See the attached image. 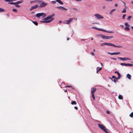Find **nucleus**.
<instances>
[{"label":"nucleus","instance_id":"nucleus-50","mask_svg":"<svg viewBox=\"0 0 133 133\" xmlns=\"http://www.w3.org/2000/svg\"><path fill=\"white\" fill-rule=\"evenodd\" d=\"M86 40V39H81V41H84L85 40Z\"/></svg>","mask_w":133,"mask_h":133},{"label":"nucleus","instance_id":"nucleus-7","mask_svg":"<svg viewBox=\"0 0 133 133\" xmlns=\"http://www.w3.org/2000/svg\"><path fill=\"white\" fill-rule=\"evenodd\" d=\"M94 16L97 19H103V17L98 14H97L94 15Z\"/></svg>","mask_w":133,"mask_h":133},{"label":"nucleus","instance_id":"nucleus-61","mask_svg":"<svg viewBox=\"0 0 133 133\" xmlns=\"http://www.w3.org/2000/svg\"><path fill=\"white\" fill-rule=\"evenodd\" d=\"M101 65H102L103 64H102V63H101Z\"/></svg>","mask_w":133,"mask_h":133},{"label":"nucleus","instance_id":"nucleus-24","mask_svg":"<svg viewBox=\"0 0 133 133\" xmlns=\"http://www.w3.org/2000/svg\"><path fill=\"white\" fill-rule=\"evenodd\" d=\"M120 64L122 65H124L126 66H127V64L125 63H121Z\"/></svg>","mask_w":133,"mask_h":133},{"label":"nucleus","instance_id":"nucleus-49","mask_svg":"<svg viewBox=\"0 0 133 133\" xmlns=\"http://www.w3.org/2000/svg\"><path fill=\"white\" fill-rule=\"evenodd\" d=\"M115 6L116 7L118 6V4L117 3H116L115 4Z\"/></svg>","mask_w":133,"mask_h":133},{"label":"nucleus","instance_id":"nucleus-53","mask_svg":"<svg viewBox=\"0 0 133 133\" xmlns=\"http://www.w3.org/2000/svg\"><path fill=\"white\" fill-rule=\"evenodd\" d=\"M122 2H123V3H124V6H126V3H125V2H123V1H122Z\"/></svg>","mask_w":133,"mask_h":133},{"label":"nucleus","instance_id":"nucleus-25","mask_svg":"<svg viewBox=\"0 0 133 133\" xmlns=\"http://www.w3.org/2000/svg\"><path fill=\"white\" fill-rule=\"evenodd\" d=\"M5 11L4 9L0 8V12H3Z\"/></svg>","mask_w":133,"mask_h":133},{"label":"nucleus","instance_id":"nucleus-45","mask_svg":"<svg viewBox=\"0 0 133 133\" xmlns=\"http://www.w3.org/2000/svg\"><path fill=\"white\" fill-rule=\"evenodd\" d=\"M120 78V77L118 76L117 78H116V79L117 80L118 79H119Z\"/></svg>","mask_w":133,"mask_h":133},{"label":"nucleus","instance_id":"nucleus-12","mask_svg":"<svg viewBox=\"0 0 133 133\" xmlns=\"http://www.w3.org/2000/svg\"><path fill=\"white\" fill-rule=\"evenodd\" d=\"M38 7V5H36L35 6H33L30 9V10H31L33 9H34L37 8Z\"/></svg>","mask_w":133,"mask_h":133},{"label":"nucleus","instance_id":"nucleus-13","mask_svg":"<svg viewBox=\"0 0 133 133\" xmlns=\"http://www.w3.org/2000/svg\"><path fill=\"white\" fill-rule=\"evenodd\" d=\"M47 5V3H45L43 2L40 5V7H43L46 6Z\"/></svg>","mask_w":133,"mask_h":133},{"label":"nucleus","instance_id":"nucleus-17","mask_svg":"<svg viewBox=\"0 0 133 133\" xmlns=\"http://www.w3.org/2000/svg\"><path fill=\"white\" fill-rule=\"evenodd\" d=\"M56 1L57 2L60 4H63V2L60 0H56Z\"/></svg>","mask_w":133,"mask_h":133},{"label":"nucleus","instance_id":"nucleus-4","mask_svg":"<svg viewBox=\"0 0 133 133\" xmlns=\"http://www.w3.org/2000/svg\"><path fill=\"white\" fill-rule=\"evenodd\" d=\"M105 45H107L108 46H114L115 47H117V48H122V46H121L116 45L110 43H105Z\"/></svg>","mask_w":133,"mask_h":133},{"label":"nucleus","instance_id":"nucleus-54","mask_svg":"<svg viewBox=\"0 0 133 133\" xmlns=\"http://www.w3.org/2000/svg\"><path fill=\"white\" fill-rule=\"evenodd\" d=\"M73 9L76 10H77V9L76 8H74Z\"/></svg>","mask_w":133,"mask_h":133},{"label":"nucleus","instance_id":"nucleus-40","mask_svg":"<svg viewBox=\"0 0 133 133\" xmlns=\"http://www.w3.org/2000/svg\"><path fill=\"white\" fill-rule=\"evenodd\" d=\"M15 6L16 7H17V8H19L20 7L19 5H17H17H16Z\"/></svg>","mask_w":133,"mask_h":133},{"label":"nucleus","instance_id":"nucleus-34","mask_svg":"<svg viewBox=\"0 0 133 133\" xmlns=\"http://www.w3.org/2000/svg\"><path fill=\"white\" fill-rule=\"evenodd\" d=\"M125 16H126V14H124L122 17L123 19H124L125 18Z\"/></svg>","mask_w":133,"mask_h":133},{"label":"nucleus","instance_id":"nucleus-23","mask_svg":"<svg viewBox=\"0 0 133 133\" xmlns=\"http://www.w3.org/2000/svg\"><path fill=\"white\" fill-rule=\"evenodd\" d=\"M126 11V9L125 8H124L122 11V12L123 13H125Z\"/></svg>","mask_w":133,"mask_h":133},{"label":"nucleus","instance_id":"nucleus-11","mask_svg":"<svg viewBox=\"0 0 133 133\" xmlns=\"http://www.w3.org/2000/svg\"><path fill=\"white\" fill-rule=\"evenodd\" d=\"M121 53L119 52H115L113 53L108 52V54H110L111 55H117L120 54Z\"/></svg>","mask_w":133,"mask_h":133},{"label":"nucleus","instance_id":"nucleus-19","mask_svg":"<svg viewBox=\"0 0 133 133\" xmlns=\"http://www.w3.org/2000/svg\"><path fill=\"white\" fill-rule=\"evenodd\" d=\"M127 78H128L129 79H131V75L129 74H128L127 75Z\"/></svg>","mask_w":133,"mask_h":133},{"label":"nucleus","instance_id":"nucleus-16","mask_svg":"<svg viewBox=\"0 0 133 133\" xmlns=\"http://www.w3.org/2000/svg\"><path fill=\"white\" fill-rule=\"evenodd\" d=\"M92 28H93V29H96L98 30L101 31H102V30H103V29H99V28H96V27H92Z\"/></svg>","mask_w":133,"mask_h":133},{"label":"nucleus","instance_id":"nucleus-6","mask_svg":"<svg viewBox=\"0 0 133 133\" xmlns=\"http://www.w3.org/2000/svg\"><path fill=\"white\" fill-rule=\"evenodd\" d=\"M43 16V17H45L46 16V15L45 14L42 12L37 14H36V16L38 18H39L40 16Z\"/></svg>","mask_w":133,"mask_h":133},{"label":"nucleus","instance_id":"nucleus-48","mask_svg":"<svg viewBox=\"0 0 133 133\" xmlns=\"http://www.w3.org/2000/svg\"><path fill=\"white\" fill-rule=\"evenodd\" d=\"M106 1H109L111 2L112 1V0H106Z\"/></svg>","mask_w":133,"mask_h":133},{"label":"nucleus","instance_id":"nucleus-46","mask_svg":"<svg viewBox=\"0 0 133 133\" xmlns=\"http://www.w3.org/2000/svg\"><path fill=\"white\" fill-rule=\"evenodd\" d=\"M74 108L76 110H78V108L77 107H75Z\"/></svg>","mask_w":133,"mask_h":133},{"label":"nucleus","instance_id":"nucleus-64","mask_svg":"<svg viewBox=\"0 0 133 133\" xmlns=\"http://www.w3.org/2000/svg\"><path fill=\"white\" fill-rule=\"evenodd\" d=\"M130 133H133V132H130Z\"/></svg>","mask_w":133,"mask_h":133},{"label":"nucleus","instance_id":"nucleus-2","mask_svg":"<svg viewBox=\"0 0 133 133\" xmlns=\"http://www.w3.org/2000/svg\"><path fill=\"white\" fill-rule=\"evenodd\" d=\"M98 127L102 130H103L106 133H109L107 131V129L105 128V127L103 125L100 124H98Z\"/></svg>","mask_w":133,"mask_h":133},{"label":"nucleus","instance_id":"nucleus-37","mask_svg":"<svg viewBox=\"0 0 133 133\" xmlns=\"http://www.w3.org/2000/svg\"><path fill=\"white\" fill-rule=\"evenodd\" d=\"M117 74L118 75V76L121 77V76L119 73V72Z\"/></svg>","mask_w":133,"mask_h":133},{"label":"nucleus","instance_id":"nucleus-55","mask_svg":"<svg viewBox=\"0 0 133 133\" xmlns=\"http://www.w3.org/2000/svg\"><path fill=\"white\" fill-rule=\"evenodd\" d=\"M62 22V21H59V23H61Z\"/></svg>","mask_w":133,"mask_h":133},{"label":"nucleus","instance_id":"nucleus-27","mask_svg":"<svg viewBox=\"0 0 133 133\" xmlns=\"http://www.w3.org/2000/svg\"><path fill=\"white\" fill-rule=\"evenodd\" d=\"M125 25L129 27L130 25H129L127 22H125L124 23Z\"/></svg>","mask_w":133,"mask_h":133},{"label":"nucleus","instance_id":"nucleus-39","mask_svg":"<svg viewBox=\"0 0 133 133\" xmlns=\"http://www.w3.org/2000/svg\"><path fill=\"white\" fill-rule=\"evenodd\" d=\"M91 55L93 56H94L95 55V54H94V53L93 52H92L91 53Z\"/></svg>","mask_w":133,"mask_h":133},{"label":"nucleus","instance_id":"nucleus-62","mask_svg":"<svg viewBox=\"0 0 133 133\" xmlns=\"http://www.w3.org/2000/svg\"><path fill=\"white\" fill-rule=\"evenodd\" d=\"M69 39V38H68L67 39V40H68Z\"/></svg>","mask_w":133,"mask_h":133},{"label":"nucleus","instance_id":"nucleus-30","mask_svg":"<svg viewBox=\"0 0 133 133\" xmlns=\"http://www.w3.org/2000/svg\"><path fill=\"white\" fill-rule=\"evenodd\" d=\"M102 67H101V68H100L98 70H97V74H98V72L100 71V70H102Z\"/></svg>","mask_w":133,"mask_h":133},{"label":"nucleus","instance_id":"nucleus-26","mask_svg":"<svg viewBox=\"0 0 133 133\" xmlns=\"http://www.w3.org/2000/svg\"><path fill=\"white\" fill-rule=\"evenodd\" d=\"M17 0H5L6 2H11L14 1H16Z\"/></svg>","mask_w":133,"mask_h":133},{"label":"nucleus","instance_id":"nucleus-15","mask_svg":"<svg viewBox=\"0 0 133 133\" xmlns=\"http://www.w3.org/2000/svg\"><path fill=\"white\" fill-rule=\"evenodd\" d=\"M58 8H59V9H61V10H62L63 9H64L65 10H67V9H66L65 8H64V7H63L62 6H60L58 7Z\"/></svg>","mask_w":133,"mask_h":133},{"label":"nucleus","instance_id":"nucleus-10","mask_svg":"<svg viewBox=\"0 0 133 133\" xmlns=\"http://www.w3.org/2000/svg\"><path fill=\"white\" fill-rule=\"evenodd\" d=\"M73 19V18H70L69 20L66 21L64 22V23L65 24H69L72 22Z\"/></svg>","mask_w":133,"mask_h":133},{"label":"nucleus","instance_id":"nucleus-20","mask_svg":"<svg viewBox=\"0 0 133 133\" xmlns=\"http://www.w3.org/2000/svg\"><path fill=\"white\" fill-rule=\"evenodd\" d=\"M118 98L119 99H122L123 98V97L121 95H119L118 96Z\"/></svg>","mask_w":133,"mask_h":133},{"label":"nucleus","instance_id":"nucleus-57","mask_svg":"<svg viewBox=\"0 0 133 133\" xmlns=\"http://www.w3.org/2000/svg\"><path fill=\"white\" fill-rule=\"evenodd\" d=\"M131 3L132 4H133V1H131Z\"/></svg>","mask_w":133,"mask_h":133},{"label":"nucleus","instance_id":"nucleus-43","mask_svg":"<svg viewBox=\"0 0 133 133\" xmlns=\"http://www.w3.org/2000/svg\"><path fill=\"white\" fill-rule=\"evenodd\" d=\"M106 112L108 114H110V112L109 111H107Z\"/></svg>","mask_w":133,"mask_h":133},{"label":"nucleus","instance_id":"nucleus-52","mask_svg":"<svg viewBox=\"0 0 133 133\" xmlns=\"http://www.w3.org/2000/svg\"><path fill=\"white\" fill-rule=\"evenodd\" d=\"M119 72L118 71H115V73H117V74H118V73Z\"/></svg>","mask_w":133,"mask_h":133},{"label":"nucleus","instance_id":"nucleus-58","mask_svg":"<svg viewBox=\"0 0 133 133\" xmlns=\"http://www.w3.org/2000/svg\"><path fill=\"white\" fill-rule=\"evenodd\" d=\"M64 91L65 92H67V90H65Z\"/></svg>","mask_w":133,"mask_h":133},{"label":"nucleus","instance_id":"nucleus-41","mask_svg":"<svg viewBox=\"0 0 133 133\" xmlns=\"http://www.w3.org/2000/svg\"><path fill=\"white\" fill-rule=\"evenodd\" d=\"M112 78H114V79L116 78V77L115 76H112Z\"/></svg>","mask_w":133,"mask_h":133},{"label":"nucleus","instance_id":"nucleus-42","mask_svg":"<svg viewBox=\"0 0 133 133\" xmlns=\"http://www.w3.org/2000/svg\"><path fill=\"white\" fill-rule=\"evenodd\" d=\"M105 43H103L101 44V45L102 46H103V45H105Z\"/></svg>","mask_w":133,"mask_h":133},{"label":"nucleus","instance_id":"nucleus-33","mask_svg":"<svg viewBox=\"0 0 133 133\" xmlns=\"http://www.w3.org/2000/svg\"><path fill=\"white\" fill-rule=\"evenodd\" d=\"M12 10L13 11L15 12H17V9H13Z\"/></svg>","mask_w":133,"mask_h":133},{"label":"nucleus","instance_id":"nucleus-9","mask_svg":"<svg viewBox=\"0 0 133 133\" xmlns=\"http://www.w3.org/2000/svg\"><path fill=\"white\" fill-rule=\"evenodd\" d=\"M117 58L122 61H125L127 60H131L128 57H124L122 58L121 57H118Z\"/></svg>","mask_w":133,"mask_h":133},{"label":"nucleus","instance_id":"nucleus-1","mask_svg":"<svg viewBox=\"0 0 133 133\" xmlns=\"http://www.w3.org/2000/svg\"><path fill=\"white\" fill-rule=\"evenodd\" d=\"M55 15V14L54 13H53L51 15L48 16L46 17L45 18L43 19V20L47 21H41V22L42 23H50L54 19V18H52V17L54 16Z\"/></svg>","mask_w":133,"mask_h":133},{"label":"nucleus","instance_id":"nucleus-51","mask_svg":"<svg viewBox=\"0 0 133 133\" xmlns=\"http://www.w3.org/2000/svg\"><path fill=\"white\" fill-rule=\"evenodd\" d=\"M34 1H31L30 2V3H34Z\"/></svg>","mask_w":133,"mask_h":133},{"label":"nucleus","instance_id":"nucleus-36","mask_svg":"<svg viewBox=\"0 0 133 133\" xmlns=\"http://www.w3.org/2000/svg\"><path fill=\"white\" fill-rule=\"evenodd\" d=\"M117 79H116V78H115V79H114V80H113V81L114 82H115V83H116V82H117Z\"/></svg>","mask_w":133,"mask_h":133},{"label":"nucleus","instance_id":"nucleus-22","mask_svg":"<svg viewBox=\"0 0 133 133\" xmlns=\"http://www.w3.org/2000/svg\"><path fill=\"white\" fill-rule=\"evenodd\" d=\"M71 104L72 105L76 104H77L76 102L75 101H72L71 102Z\"/></svg>","mask_w":133,"mask_h":133},{"label":"nucleus","instance_id":"nucleus-47","mask_svg":"<svg viewBox=\"0 0 133 133\" xmlns=\"http://www.w3.org/2000/svg\"><path fill=\"white\" fill-rule=\"evenodd\" d=\"M94 24H99V23H97V22H95V23H94Z\"/></svg>","mask_w":133,"mask_h":133},{"label":"nucleus","instance_id":"nucleus-28","mask_svg":"<svg viewBox=\"0 0 133 133\" xmlns=\"http://www.w3.org/2000/svg\"><path fill=\"white\" fill-rule=\"evenodd\" d=\"M125 30L129 31L130 30V29L129 27H126L125 28Z\"/></svg>","mask_w":133,"mask_h":133},{"label":"nucleus","instance_id":"nucleus-35","mask_svg":"<svg viewBox=\"0 0 133 133\" xmlns=\"http://www.w3.org/2000/svg\"><path fill=\"white\" fill-rule=\"evenodd\" d=\"M51 3H53V4H55L56 3V1H52L51 2Z\"/></svg>","mask_w":133,"mask_h":133},{"label":"nucleus","instance_id":"nucleus-18","mask_svg":"<svg viewBox=\"0 0 133 133\" xmlns=\"http://www.w3.org/2000/svg\"><path fill=\"white\" fill-rule=\"evenodd\" d=\"M65 87L66 88H67V87H71V88L75 90V88L74 87H72V86H70V85H66L65 86Z\"/></svg>","mask_w":133,"mask_h":133},{"label":"nucleus","instance_id":"nucleus-32","mask_svg":"<svg viewBox=\"0 0 133 133\" xmlns=\"http://www.w3.org/2000/svg\"><path fill=\"white\" fill-rule=\"evenodd\" d=\"M133 65V64H131L130 63L127 64V66H132Z\"/></svg>","mask_w":133,"mask_h":133},{"label":"nucleus","instance_id":"nucleus-60","mask_svg":"<svg viewBox=\"0 0 133 133\" xmlns=\"http://www.w3.org/2000/svg\"><path fill=\"white\" fill-rule=\"evenodd\" d=\"M93 51L95 52V49H94L93 50Z\"/></svg>","mask_w":133,"mask_h":133},{"label":"nucleus","instance_id":"nucleus-38","mask_svg":"<svg viewBox=\"0 0 133 133\" xmlns=\"http://www.w3.org/2000/svg\"><path fill=\"white\" fill-rule=\"evenodd\" d=\"M117 74L118 75V76L121 77V76L119 73V72Z\"/></svg>","mask_w":133,"mask_h":133},{"label":"nucleus","instance_id":"nucleus-56","mask_svg":"<svg viewBox=\"0 0 133 133\" xmlns=\"http://www.w3.org/2000/svg\"><path fill=\"white\" fill-rule=\"evenodd\" d=\"M131 28L132 29H133V26H131Z\"/></svg>","mask_w":133,"mask_h":133},{"label":"nucleus","instance_id":"nucleus-31","mask_svg":"<svg viewBox=\"0 0 133 133\" xmlns=\"http://www.w3.org/2000/svg\"><path fill=\"white\" fill-rule=\"evenodd\" d=\"M132 17L131 16H129L128 18H127V19L128 20H129V21H130V19Z\"/></svg>","mask_w":133,"mask_h":133},{"label":"nucleus","instance_id":"nucleus-21","mask_svg":"<svg viewBox=\"0 0 133 133\" xmlns=\"http://www.w3.org/2000/svg\"><path fill=\"white\" fill-rule=\"evenodd\" d=\"M116 10V9H112V10L110 12V14L111 15L112 14V13H113V11H115V10Z\"/></svg>","mask_w":133,"mask_h":133},{"label":"nucleus","instance_id":"nucleus-63","mask_svg":"<svg viewBox=\"0 0 133 133\" xmlns=\"http://www.w3.org/2000/svg\"><path fill=\"white\" fill-rule=\"evenodd\" d=\"M105 8V6H104L103 7V8L104 9Z\"/></svg>","mask_w":133,"mask_h":133},{"label":"nucleus","instance_id":"nucleus-5","mask_svg":"<svg viewBox=\"0 0 133 133\" xmlns=\"http://www.w3.org/2000/svg\"><path fill=\"white\" fill-rule=\"evenodd\" d=\"M101 37L103 39H109L110 38H113V36H107L103 35H101Z\"/></svg>","mask_w":133,"mask_h":133},{"label":"nucleus","instance_id":"nucleus-29","mask_svg":"<svg viewBox=\"0 0 133 133\" xmlns=\"http://www.w3.org/2000/svg\"><path fill=\"white\" fill-rule=\"evenodd\" d=\"M32 22L34 23V24L35 25H37L38 24V23L35 21H32Z\"/></svg>","mask_w":133,"mask_h":133},{"label":"nucleus","instance_id":"nucleus-8","mask_svg":"<svg viewBox=\"0 0 133 133\" xmlns=\"http://www.w3.org/2000/svg\"><path fill=\"white\" fill-rule=\"evenodd\" d=\"M23 2V1L21 0V1H18L16 2H11L9 4H14V5H16L17 4L21 3H22Z\"/></svg>","mask_w":133,"mask_h":133},{"label":"nucleus","instance_id":"nucleus-44","mask_svg":"<svg viewBox=\"0 0 133 133\" xmlns=\"http://www.w3.org/2000/svg\"><path fill=\"white\" fill-rule=\"evenodd\" d=\"M111 59H113L115 60H116V58H111Z\"/></svg>","mask_w":133,"mask_h":133},{"label":"nucleus","instance_id":"nucleus-59","mask_svg":"<svg viewBox=\"0 0 133 133\" xmlns=\"http://www.w3.org/2000/svg\"><path fill=\"white\" fill-rule=\"evenodd\" d=\"M93 39V38H92L91 39V40H92Z\"/></svg>","mask_w":133,"mask_h":133},{"label":"nucleus","instance_id":"nucleus-3","mask_svg":"<svg viewBox=\"0 0 133 133\" xmlns=\"http://www.w3.org/2000/svg\"><path fill=\"white\" fill-rule=\"evenodd\" d=\"M91 93L92 95V97L94 100H95V97L94 95V93L96 92V88H91Z\"/></svg>","mask_w":133,"mask_h":133},{"label":"nucleus","instance_id":"nucleus-14","mask_svg":"<svg viewBox=\"0 0 133 133\" xmlns=\"http://www.w3.org/2000/svg\"><path fill=\"white\" fill-rule=\"evenodd\" d=\"M102 31H104L108 33H114V32L112 31H107L106 30L103 29Z\"/></svg>","mask_w":133,"mask_h":133}]
</instances>
